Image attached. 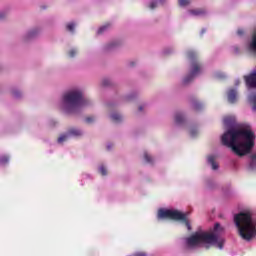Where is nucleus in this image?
I'll use <instances>...</instances> for the list:
<instances>
[{
    "mask_svg": "<svg viewBox=\"0 0 256 256\" xmlns=\"http://www.w3.org/2000/svg\"><path fill=\"white\" fill-rule=\"evenodd\" d=\"M102 83H103V85H104L105 87H107V85H110V82H109L108 79L103 80Z\"/></svg>",
    "mask_w": 256,
    "mask_h": 256,
    "instance_id": "obj_37",
    "label": "nucleus"
},
{
    "mask_svg": "<svg viewBox=\"0 0 256 256\" xmlns=\"http://www.w3.org/2000/svg\"><path fill=\"white\" fill-rule=\"evenodd\" d=\"M203 107V104L199 101H196L193 103V108L196 110V111H200V109Z\"/></svg>",
    "mask_w": 256,
    "mask_h": 256,
    "instance_id": "obj_31",
    "label": "nucleus"
},
{
    "mask_svg": "<svg viewBox=\"0 0 256 256\" xmlns=\"http://www.w3.org/2000/svg\"><path fill=\"white\" fill-rule=\"evenodd\" d=\"M37 35H39V28H33L25 34L24 38L26 40L33 39V37H37Z\"/></svg>",
    "mask_w": 256,
    "mask_h": 256,
    "instance_id": "obj_17",
    "label": "nucleus"
},
{
    "mask_svg": "<svg viewBox=\"0 0 256 256\" xmlns=\"http://www.w3.org/2000/svg\"><path fill=\"white\" fill-rule=\"evenodd\" d=\"M214 77H216V79H225V77H227V74L222 71H217L215 72Z\"/></svg>",
    "mask_w": 256,
    "mask_h": 256,
    "instance_id": "obj_26",
    "label": "nucleus"
},
{
    "mask_svg": "<svg viewBox=\"0 0 256 256\" xmlns=\"http://www.w3.org/2000/svg\"><path fill=\"white\" fill-rule=\"evenodd\" d=\"M98 172L102 177L107 176V166L105 164H100L98 167Z\"/></svg>",
    "mask_w": 256,
    "mask_h": 256,
    "instance_id": "obj_22",
    "label": "nucleus"
},
{
    "mask_svg": "<svg viewBox=\"0 0 256 256\" xmlns=\"http://www.w3.org/2000/svg\"><path fill=\"white\" fill-rule=\"evenodd\" d=\"M9 161H11V157H9V155L0 156V167H7V165H9Z\"/></svg>",
    "mask_w": 256,
    "mask_h": 256,
    "instance_id": "obj_18",
    "label": "nucleus"
},
{
    "mask_svg": "<svg viewBox=\"0 0 256 256\" xmlns=\"http://www.w3.org/2000/svg\"><path fill=\"white\" fill-rule=\"evenodd\" d=\"M165 3V0H151L147 7L148 9H157V7H161V5H163Z\"/></svg>",
    "mask_w": 256,
    "mask_h": 256,
    "instance_id": "obj_15",
    "label": "nucleus"
},
{
    "mask_svg": "<svg viewBox=\"0 0 256 256\" xmlns=\"http://www.w3.org/2000/svg\"><path fill=\"white\" fill-rule=\"evenodd\" d=\"M135 97H137V93L132 92V93L126 95V96L124 97V99H125L126 101H133V99H135Z\"/></svg>",
    "mask_w": 256,
    "mask_h": 256,
    "instance_id": "obj_28",
    "label": "nucleus"
},
{
    "mask_svg": "<svg viewBox=\"0 0 256 256\" xmlns=\"http://www.w3.org/2000/svg\"><path fill=\"white\" fill-rule=\"evenodd\" d=\"M92 105L93 100L83 97V89L75 87L62 95L58 103V109L65 115H71L83 109L92 107Z\"/></svg>",
    "mask_w": 256,
    "mask_h": 256,
    "instance_id": "obj_3",
    "label": "nucleus"
},
{
    "mask_svg": "<svg viewBox=\"0 0 256 256\" xmlns=\"http://www.w3.org/2000/svg\"><path fill=\"white\" fill-rule=\"evenodd\" d=\"M250 163H249V165H248V169L250 170V171H255L256 170V154H252L251 156H250Z\"/></svg>",
    "mask_w": 256,
    "mask_h": 256,
    "instance_id": "obj_19",
    "label": "nucleus"
},
{
    "mask_svg": "<svg viewBox=\"0 0 256 256\" xmlns=\"http://www.w3.org/2000/svg\"><path fill=\"white\" fill-rule=\"evenodd\" d=\"M225 131L221 136V143L231 149L237 157L249 155L255 147V132L251 128H238L235 116H226L223 119Z\"/></svg>",
    "mask_w": 256,
    "mask_h": 256,
    "instance_id": "obj_1",
    "label": "nucleus"
},
{
    "mask_svg": "<svg viewBox=\"0 0 256 256\" xmlns=\"http://www.w3.org/2000/svg\"><path fill=\"white\" fill-rule=\"evenodd\" d=\"M79 53V50L77 48H72L68 51V57H75Z\"/></svg>",
    "mask_w": 256,
    "mask_h": 256,
    "instance_id": "obj_27",
    "label": "nucleus"
},
{
    "mask_svg": "<svg viewBox=\"0 0 256 256\" xmlns=\"http://www.w3.org/2000/svg\"><path fill=\"white\" fill-rule=\"evenodd\" d=\"M107 149H111V145H108V146H107Z\"/></svg>",
    "mask_w": 256,
    "mask_h": 256,
    "instance_id": "obj_38",
    "label": "nucleus"
},
{
    "mask_svg": "<svg viewBox=\"0 0 256 256\" xmlns=\"http://www.w3.org/2000/svg\"><path fill=\"white\" fill-rule=\"evenodd\" d=\"M85 121H86V123L91 125L92 123H95V121H97V118L95 116H89V117L85 118Z\"/></svg>",
    "mask_w": 256,
    "mask_h": 256,
    "instance_id": "obj_30",
    "label": "nucleus"
},
{
    "mask_svg": "<svg viewBox=\"0 0 256 256\" xmlns=\"http://www.w3.org/2000/svg\"><path fill=\"white\" fill-rule=\"evenodd\" d=\"M5 17H7V11L5 10L0 11V19H5Z\"/></svg>",
    "mask_w": 256,
    "mask_h": 256,
    "instance_id": "obj_33",
    "label": "nucleus"
},
{
    "mask_svg": "<svg viewBox=\"0 0 256 256\" xmlns=\"http://www.w3.org/2000/svg\"><path fill=\"white\" fill-rule=\"evenodd\" d=\"M110 119H112V121H114V123H119V122L123 121V116L120 113L113 112L110 115Z\"/></svg>",
    "mask_w": 256,
    "mask_h": 256,
    "instance_id": "obj_21",
    "label": "nucleus"
},
{
    "mask_svg": "<svg viewBox=\"0 0 256 256\" xmlns=\"http://www.w3.org/2000/svg\"><path fill=\"white\" fill-rule=\"evenodd\" d=\"M247 89H256V70L252 71L249 75L244 76Z\"/></svg>",
    "mask_w": 256,
    "mask_h": 256,
    "instance_id": "obj_11",
    "label": "nucleus"
},
{
    "mask_svg": "<svg viewBox=\"0 0 256 256\" xmlns=\"http://www.w3.org/2000/svg\"><path fill=\"white\" fill-rule=\"evenodd\" d=\"M234 85H235L236 87H239V85H241V80L236 79L235 82H234Z\"/></svg>",
    "mask_w": 256,
    "mask_h": 256,
    "instance_id": "obj_35",
    "label": "nucleus"
},
{
    "mask_svg": "<svg viewBox=\"0 0 256 256\" xmlns=\"http://www.w3.org/2000/svg\"><path fill=\"white\" fill-rule=\"evenodd\" d=\"M248 102L251 105V109L254 113H256V94L251 93L248 95Z\"/></svg>",
    "mask_w": 256,
    "mask_h": 256,
    "instance_id": "obj_16",
    "label": "nucleus"
},
{
    "mask_svg": "<svg viewBox=\"0 0 256 256\" xmlns=\"http://www.w3.org/2000/svg\"><path fill=\"white\" fill-rule=\"evenodd\" d=\"M109 29H111V23H106L97 30V33L98 35H103V33H107Z\"/></svg>",
    "mask_w": 256,
    "mask_h": 256,
    "instance_id": "obj_20",
    "label": "nucleus"
},
{
    "mask_svg": "<svg viewBox=\"0 0 256 256\" xmlns=\"http://www.w3.org/2000/svg\"><path fill=\"white\" fill-rule=\"evenodd\" d=\"M83 130L80 128H70L66 133L60 135L58 138V143H65V141H69L71 137H83Z\"/></svg>",
    "mask_w": 256,
    "mask_h": 256,
    "instance_id": "obj_8",
    "label": "nucleus"
},
{
    "mask_svg": "<svg viewBox=\"0 0 256 256\" xmlns=\"http://www.w3.org/2000/svg\"><path fill=\"white\" fill-rule=\"evenodd\" d=\"M207 10L203 8L190 9L186 12V17H205Z\"/></svg>",
    "mask_w": 256,
    "mask_h": 256,
    "instance_id": "obj_12",
    "label": "nucleus"
},
{
    "mask_svg": "<svg viewBox=\"0 0 256 256\" xmlns=\"http://www.w3.org/2000/svg\"><path fill=\"white\" fill-rule=\"evenodd\" d=\"M139 110H140V111H143V107H140Z\"/></svg>",
    "mask_w": 256,
    "mask_h": 256,
    "instance_id": "obj_39",
    "label": "nucleus"
},
{
    "mask_svg": "<svg viewBox=\"0 0 256 256\" xmlns=\"http://www.w3.org/2000/svg\"><path fill=\"white\" fill-rule=\"evenodd\" d=\"M227 101L228 103L235 105V103L239 101V89L233 87L229 88L227 90Z\"/></svg>",
    "mask_w": 256,
    "mask_h": 256,
    "instance_id": "obj_10",
    "label": "nucleus"
},
{
    "mask_svg": "<svg viewBox=\"0 0 256 256\" xmlns=\"http://www.w3.org/2000/svg\"><path fill=\"white\" fill-rule=\"evenodd\" d=\"M253 215L252 208H245L233 218L239 237L248 243L256 239V218Z\"/></svg>",
    "mask_w": 256,
    "mask_h": 256,
    "instance_id": "obj_4",
    "label": "nucleus"
},
{
    "mask_svg": "<svg viewBox=\"0 0 256 256\" xmlns=\"http://www.w3.org/2000/svg\"><path fill=\"white\" fill-rule=\"evenodd\" d=\"M237 33H238V35H245V30L238 29Z\"/></svg>",
    "mask_w": 256,
    "mask_h": 256,
    "instance_id": "obj_36",
    "label": "nucleus"
},
{
    "mask_svg": "<svg viewBox=\"0 0 256 256\" xmlns=\"http://www.w3.org/2000/svg\"><path fill=\"white\" fill-rule=\"evenodd\" d=\"M12 95H13V97H15L16 99H19V97H21V91H19V90H14V91L12 92Z\"/></svg>",
    "mask_w": 256,
    "mask_h": 256,
    "instance_id": "obj_32",
    "label": "nucleus"
},
{
    "mask_svg": "<svg viewBox=\"0 0 256 256\" xmlns=\"http://www.w3.org/2000/svg\"><path fill=\"white\" fill-rule=\"evenodd\" d=\"M206 161L212 171H219V162L217 161V156L213 154L208 155Z\"/></svg>",
    "mask_w": 256,
    "mask_h": 256,
    "instance_id": "obj_13",
    "label": "nucleus"
},
{
    "mask_svg": "<svg viewBox=\"0 0 256 256\" xmlns=\"http://www.w3.org/2000/svg\"><path fill=\"white\" fill-rule=\"evenodd\" d=\"M145 252H136L133 256H146Z\"/></svg>",
    "mask_w": 256,
    "mask_h": 256,
    "instance_id": "obj_34",
    "label": "nucleus"
},
{
    "mask_svg": "<svg viewBox=\"0 0 256 256\" xmlns=\"http://www.w3.org/2000/svg\"><path fill=\"white\" fill-rule=\"evenodd\" d=\"M225 228L221 224L216 223L214 228L208 232L200 231L185 239V244L188 249H195L201 245H214L217 249L222 250L225 245L223 234Z\"/></svg>",
    "mask_w": 256,
    "mask_h": 256,
    "instance_id": "obj_2",
    "label": "nucleus"
},
{
    "mask_svg": "<svg viewBox=\"0 0 256 256\" xmlns=\"http://www.w3.org/2000/svg\"><path fill=\"white\" fill-rule=\"evenodd\" d=\"M143 157L145 163H153V156H151V154L145 152Z\"/></svg>",
    "mask_w": 256,
    "mask_h": 256,
    "instance_id": "obj_24",
    "label": "nucleus"
},
{
    "mask_svg": "<svg viewBox=\"0 0 256 256\" xmlns=\"http://www.w3.org/2000/svg\"><path fill=\"white\" fill-rule=\"evenodd\" d=\"M245 49L248 53L252 55H256V28L251 34V36L247 39L245 43Z\"/></svg>",
    "mask_w": 256,
    "mask_h": 256,
    "instance_id": "obj_9",
    "label": "nucleus"
},
{
    "mask_svg": "<svg viewBox=\"0 0 256 256\" xmlns=\"http://www.w3.org/2000/svg\"><path fill=\"white\" fill-rule=\"evenodd\" d=\"M230 51L231 53H234V55H239L241 49L237 45H234L231 46Z\"/></svg>",
    "mask_w": 256,
    "mask_h": 256,
    "instance_id": "obj_29",
    "label": "nucleus"
},
{
    "mask_svg": "<svg viewBox=\"0 0 256 256\" xmlns=\"http://www.w3.org/2000/svg\"><path fill=\"white\" fill-rule=\"evenodd\" d=\"M75 27H77V24H75V22H69L66 25V29L67 31H69V33H75Z\"/></svg>",
    "mask_w": 256,
    "mask_h": 256,
    "instance_id": "obj_23",
    "label": "nucleus"
},
{
    "mask_svg": "<svg viewBox=\"0 0 256 256\" xmlns=\"http://www.w3.org/2000/svg\"><path fill=\"white\" fill-rule=\"evenodd\" d=\"M186 58L190 61V72L183 78L184 85L191 83V81L195 77H199V75H203L205 71V67L199 61V54L195 50H188L186 52Z\"/></svg>",
    "mask_w": 256,
    "mask_h": 256,
    "instance_id": "obj_5",
    "label": "nucleus"
},
{
    "mask_svg": "<svg viewBox=\"0 0 256 256\" xmlns=\"http://www.w3.org/2000/svg\"><path fill=\"white\" fill-rule=\"evenodd\" d=\"M189 212L183 213L177 209L160 208L157 212V219H172L173 221H181L191 231V223L189 222Z\"/></svg>",
    "mask_w": 256,
    "mask_h": 256,
    "instance_id": "obj_6",
    "label": "nucleus"
},
{
    "mask_svg": "<svg viewBox=\"0 0 256 256\" xmlns=\"http://www.w3.org/2000/svg\"><path fill=\"white\" fill-rule=\"evenodd\" d=\"M174 125L180 129H186L189 137L192 139H195V137L199 135V128L187 122V116L185 112H176L174 114Z\"/></svg>",
    "mask_w": 256,
    "mask_h": 256,
    "instance_id": "obj_7",
    "label": "nucleus"
},
{
    "mask_svg": "<svg viewBox=\"0 0 256 256\" xmlns=\"http://www.w3.org/2000/svg\"><path fill=\"white\" fill-rule=\"evenodd\" d=\"M178 5L180 7H188V5H191V0H178Z\"/></svg>",
    "mask_w": 256,
    "mask_h": 256,
    "instance_id": "obj_25",
    "label": "nucleus"
},
{
    "mask_svg": "<svg viewBox=\"0 0 256 256\" xmlns=\"http://www.w3.org/2000/svg\"><path fill=\"white\" fill-rule=\"evenodd\" d=\"M119 47H121V41L112 40L104 46V51H115Z\"/></svg>",
    "mask_w": 256,
    "mask_h": 256,
    "instance_id": "obj_14",
    "label": "nucleus"
}]
</instances>
